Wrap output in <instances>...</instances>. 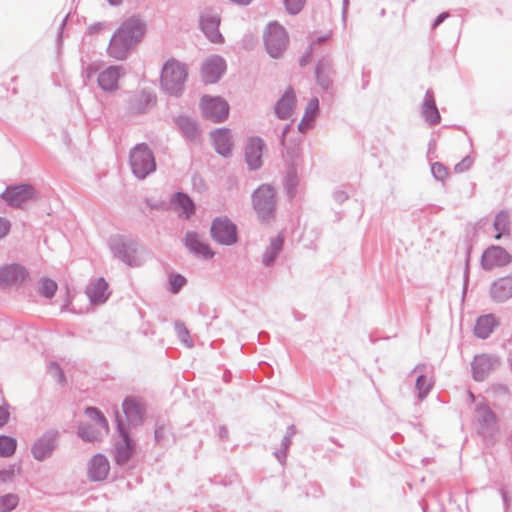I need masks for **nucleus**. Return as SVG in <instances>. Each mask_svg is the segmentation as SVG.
<instances>
[{"instance_id": "7", "label": "nucleus", "mask_w": 512, "mask_h": 512, "mask_svg": "<svg viewBox=\"0 0 512 512\" xmlns=\"http://www.w3.org/2000/svg\"><path fill=\"white\" fill-rule=\"evenodd\" d=\"M263 41L270 57L279 58L286 50L289 38L283 26L277 22H270L264 30Z\"/></svg>"}, {"instance_id": "46", "label": "nucleus", "mask_w": 512, "mask_h": 512, "mask_svg": "<svg viewBox=\"0 0 512 512\" xmlns=\"http://www.w3.org/2000/svg\"><path fill=\"white\" fill-rule=\"evenodd\" d=\"M332 69V60L330 58L323 57L319 60L315 73L324 72L331 73Z\"/></svg>"}, {"instance_id": "48", "label": "nucleus", "mask_w": 512, "mask_h": 512, "mask_svg": "<svg viewBox=\"0 0 512 512\" xmlns=\"http://www.w3.org/2000/svg\"><path fill=\"white\" fill-rule=\"evenodd\" d=\"M318 84L325 90L331 85L330 73L319 72L316 73Z\"/></svg>"}, {"instance_id": "43", "label": "nucleus", "mask_w": 512, "mask_h": 512, "mask_svg": "<svg viewBox=\"0 0 512 512\" xmlns=\"http://www.w3.org/2000/svg\"><path fill=\"white\" fill-rule=\"evenodd\" d=\"M431 172H432L434 178L439 181H444L448 177L447 168L439 162H435L432 164Z\"/></svg>"}, {"instance_id": "18", "label": "nucleus", "mask_w": 512, "mask_h": 512, "mask_svg": "<svg viewBox=\"0 0 512 512\" xmlns=\"http://www.w3.org/2000/svg\"><path fill=\"white\" fill-rule=\"evenodd\" d=\"M184 244L186 248L197 257H201L205 260H209L214 257L215 253L210 248L209 244L205 242L203 237L195 231L186 232Z\"/></svg>"}, {"instance_id": "53", "label": "nucleus", "mask_w": 512, "mask_h": 512, "mask_svg": "<svg viewBox=\"0 0 512 512\" xmlns=\"http://www.w3.org/2000/svg\"><path fill=\"white\" fill-rule=\"evenodd\" d=\"M155 441L160 443L165 437V428L163 426L157 427L154 432Z\"/></svg>"}, {"instance_id": "9", "label": "nucleus", "mask_w": 512, "mask_h": 512, "mask_svg": "<svg viewBox=\"0 0 512 512\" xmlns=\"http://www.w3.org/2000/svg\"><path fill=\"white\" fill-rule=\"evenodd\" d=\"M210 232L213 240L221 245L230 246L237 242L236 225L226 216L216 217Z\"/></svg>"}, {"instance_id": "40", "label": "nucleus", "mask_w": 512, "mask_h": 512, "mask_svg": "<svg viewBox=\"0 0 512 512\" xmlns=\"http://www.w3.org/2000/svg\"><path fill=\"white\" fill-rule=\"evenodd\" d=\"M174 327L180 341L189 348L193 347V341L190 339L189 331L184 323L176 321Z\"/></svg>"}, {"instance_id": "24", "label": "nucleus", "mask_w": 512, "mask_h": 512, "mask_svg": "<svg viewBox=\"0 0 512 512\" xmlns=\"http://www.w3.org/2000/svg\"><path fill=\"white\" fill-rule=\"evenodd\" d=\"M490 296L493 301L503 303L512 297V275L497 279L491 284Z\"/></svg>"}, {"instance_id": "51", "label": "nucleus", "mask_w": 512, "mask_h": 512, "mask_svg": "<svg viewBox=\"0 0 512 512\" xmlns=\"http://www.w3.org/2000/svg\"><path fill=\"white\" fill-rule=\"evenodd\" d=\"M10 413L6 406H0V427H3L9 420Z\"/></svg>"}, {"instance_id": "2", "label": "nucleus", "mask_w": 512, "mask_h": 512, "mask_svg": "<svg viewBox=\"0 0 512 512\" xmlns=\"http://www.w3.org/2000/svg\"><path fill=\"white\" fill-rule=\"evenodd\" d=\"M101 62H93L83 70V76L90 80L96 76L99 88L107 93H114L119 89V80L126 72L123 66L112 65L105 69L102 68Z\"/></svg>"}, {"instance_id": "50", "label": "nucleus", "mask_w": 512, "mask_h": 512, "mask_svg": "<svg viewBox=\"0 0 512 512\" xmlns=\"http://www.w3.org/2000/svg\"><path fill=\"white\" fill-rule=\"evenodd\" d=\"M10 228V222L5 218L0 217V239L5 237L9 233Z\"/></svg>"}, {"instance_id": "15", "label": "nucleus", "mask_w": 512, "mask_h": 512, "mask_svg": "<svg viewBox=\"0 0 512 512\" xmlns=\"http://www.w3.org/2000/svg\"><path fill=\"white\" fill-rule=\"evenodd\" d=\"M29 277L27 269L17 263L5 265L0 268V286L8 287L21 285Z\"/></svg>"}, {"instance_id": "3", "label": "nucleus", "mask_w": 512, "mask_h": 512, "mask_svg": "<svg viewBox=\"0 0 512 512\" xmlns=\"http://www.w3.org/2000/svg\"><path fill=\"white\" fill-rule=\"evenodd\" d=\"M187 75L185 64L175 59L167 60L161 71L160 83L162 90L172 96L182 95Z\"/></svg>"}, {"instance_id": "33", "label": "nucleus", "mask_w": 512, "mask_h": 512, "mask_svg": "<svg viewBox=\"0 0 512 512\" xmlns=\"http://www.w3.org/2000/svg\"><path fill=\"white\" fill-rule=\"evenodd\" d=\"M175 122L187 139L190 141H196L198 139L199 129L197 123L193 119L187 116H179L176 118Z\"/></svg>"}, {"instance_id": "8", "label": "nucleus", "mask_w": 512, "mask_h": 512, "mask_svg": "<svg viewBox=\"0 0 512 512\" xmlns=\"http://www.w3.org/2000/svg\"><path fill=\"white\" fill-rule=\"evenodd\" d=\"M252 201L254 209L261 219L266 220L270 218L276 205L274 188L267 184L260 186L254 191Z\"/></svg>"}, {"instance_id": "38", "label": "nucleus", "mask_w": 512, "mask_h": 512, "mask_svg": "<svg viewBox=\"0 0 512 512\" xmlns=\"http://www.w3.org/2000/svg\"><path fill=\"white\" fill-rule=\"evenodd\" d=\"M433 379L424 375L420 374L415 383V387L418 391V397L419 399L423 400L427 394L430 392L431 388L433 387Z\"/></svg>"}, {"instance_id": "55", "label": "nucleus", "mask_w": 512, "mask_h": 512, "mask_svg": "<svg viewBox=\"0 0 512 512\" xmlns=\"http://www.w3.org/2000/svg\"><path fill=\"white\" fill-rule=\"evenodd\" d=\"M291 124H288L284 127L283 131H282V134H281V138H280V143L283 147L286 146V135L287 133L289 132L290 128H291Z\"/></svg>"}, {"instance_id": "37", "label": "nucleus", "mask_w": 512, "mask_h": 512, "mask_svg": "<svg viewBox=\"0 0 512 512\" xmlns=\"http://www.w3.org/2000/svg\"><path fill=\"white\" fill-rule=\"evenodd\" d=\"M17 448V441L15 438L0 435V456L4 458L14 455Z\"/></svg>"}, {"instance_id": "59", "label": "nucleus", "mask_w": 512, "mask_h": 512, "mask_svg": "<svg viewBox=\"0 0 512 512\" xmlns=\"http://www.w3.org/2000/svg\"><path fill=\"white\" fill-rule=\"evenodd\" d=\"M101 29H102V23H95L88 27V32L90 34H95L98 31H100Z\"/></svg>"}, {"instance_id": "14", "label": "nucleus", "mask_w": 512, "mask_h": 512, "mask_svg": "<svg viewBox=\"0 0 512 512\" xmlns=\"http://www.w3.org/2000/svg\"><path fill=\"white\" fill-rule=\"evenodd\" d=\"M119 439L115 442V461L123 466L128 463L134 452V442L130 438L124 424L117 418Z\"/></svg>"}, {"instance_id": "19", "label": "nucleus", "mask_w": 512, "mask_h": 512, "mask_svg": "<svg viewBox=\"0 0 512 512\" xmlns=\"http://www.w3.org/2000/svg\"><path fill=\"white\" fill-rule=\"evenodd\" d=\"M511 261L510 254L500 246H491L485 250L481 258V265L485 270H491L508 264Z\"/></svg>"}, {"instance_id": "42", "label": "nucleus", "mask_w": 512, "mask_h": 512, "mask_svg": "<svg viewBox=\"0 0 512 512\" xmlns=\"http://www.w3.org/2000/svg\"><path fill=\"white\" fill-rule=\"evenodd\" d=\"M297 183L298 180L296 174L294 172H289L286 176L285 187L290 198H292L296 193Z\"/></svg>"}, {"instance_id": "27", "label": "nucleus", "mask_w": 512, "mask_h": 512, "mask_svg": "<svg viewBox=\"0 0 512 512\" xmlns=\"http://www.w3.org/2000/svg\"><path fill=\"white\" fill-rule=\"evenodd\" d=\"M171 208L180 215H184L186 219H189L195 213L194 202L187 194L182 192L173 195Z\"/></svg>"}, {"instance_id": "26", "label": "nucleus", "mask_w": 512, "mask_h": 512, "mask_svg": "<svg viewBox=\"0 0 512 512\" xmlns=\"http://www.w3.org/2000/svg\"><path fill=\"white\" fill-rule=\"evenodd\" d=\"M295 104L296 96L294 90L289 88L276 102L274 107L275 114L279 119L286 120L292 115Z\"/></svg>"}, {"instance_id": "52", "label": "nucleus", "mask_w": 512, "mask_h": 512, "mask_svg": "<svg viewBox=\"0 0 512 512\" xmlns=\"http://www.w3.org/2000/svg\"><path fill=\"white\" fill-rule=\"evenodd\" d=\"M334 200L338 203H342L348 199V194L345 191H335L333 194Z\"/></svg>"}, {"instance_id": "31", "label": "nucleus", "mask_w": 512, "mask_h": 512, "mask_svg": "<svg viewBox=\"0 0 512 512\" xmlns=\"http://www.w3.org/2000/svg\"><path fill=\"white\" fill-rule=\"evenodd\" d=\"M215 150L222 156H228L231 152V137L228 129L220 128L211 133Z\"/></svg>"}, {"instance_id": "17", "label": "nucleus", "mask_w": 512, "mask_h": 512, "mask_svg": "<svg viewBox=\"0 0 512 512\" xmlns=\"http://www.w3.org/2000/svg\"><path fill=\"white\" fill-rule=\"evenodd\" d=\"M201 71L205 83H216L226 71V62L221 56L212 55L205 60Z\"/></svg>"}, {"instance_id": "63", "label": "nucleus", "mask_w": 512, "mask_h": 512, "mask_svg": "<svg viewBox=\"0 0 512 512\" xmlns=\"http://www.w3.org/2000/svg\"><path fill=\"white\" fill-rule=\"evenodd\" d=\"M219 434H220V436H221L222 438L226 437V435H227V430H226V428H225V427H221V428H220V431H219Z\"/></svg>"}, {"instance_id": "54", "label": "nucleus", "mask_w": 512, "mask_h": 512, "mask_svg": "<svg viewBox=\"0 0 512 512\" xmlns=\"http://www.w3.org/2000/svg\"><path fill=\"white\" fill-rule=\"evenodd\" d=\"M147 204H148V206L151 209H155V210H165V209H167L166 205L163 202L147 201Z\"/></svg>"}, {"instance_id": "11", "label": "nucleus", "mask_w": 512, "mask_h": 512, "mask_svg": "<svg viewBox=\"0 0 512 512\" xmlns=\"http://www.w3.org/2000/svg\"><path fill=\"white\" fill-rule=\"evenodd\" d=\"M220 22L219 13L213 9H204L200 14V28L206 38L212 43L220 44L224 42V37L219 31Z\"/></svg>"}, {"instance_id": "25", "label": "nucleus", "mask_w": 512, "mask_h": 512, "mask_svg": "<svg viewBox=\"0 0 512 512\" xmlns=\"http://www.w3.org/2000/svg\"><path fill=\"white\" fill-rule=\"evenodd\" d=\"M110 470L108 459L102 454H96L88 463V477L91 481L104 480Z\"/></svg>"}, {"instance_id": "20", "label": "nucleus", "mask_w": 512, "mask_h": 512, "mask_svg": "<svg viewBox=\"0 0 512 512\" xmlns=\"http://www.w3.org/2000/svg\"><path fill=\"white\" fill-rule=\"evenodd\" d=\"M156 102V98L149 92L140 91L130 96L128 111L131 114L146 113Z\"/></svg>"}, {"instance_id": "5", "label": "nucleus", "mask_w": 512, "mask_h": 512, "mask_svg": "<svg viewBox=\"0 0 512 512\" xmlns=\"http://www.w3.org/2000/svg\"><path fill=\"white\" fill-rule=\"evenodd\" d=\"M129 158L132 172L138 179H145L156 170L153 152L145 143L137 144L130 151Z\"/></svg>"}, {"instance_id": "16", "label": "nucleus", "mask_w": 512, "mask_h": 512, "mask_svg": "<svg viewBox=\"0 0 512 512\" xmlns=\"http://www.w3.org/2000/svg\"><path fill=\"white\" fill-rule=\"evenodd\" d=\"M35 190L31 185L21 184L7 187L2 193V198L12 207H21L24 203L32 199Z\"/></svg>"}, {"instance_id": "39", "label": "nucleus", "mask_w": 512, "mask_h": 512, "mask_svg": "<svg viewBox=\"0 0 512 512\" xmlns=\"http://www.w3.org/2000/svg\"><path fill=\"white\" fill-rule=\"evenodd\" d=\"M19 503L16 494L8 493L0 497V512H11Z\"/></svg>"}, {"instance_id": "13", "label": "nucleus", "mask_w": 512, "mask_h": 512, "mask_svg": "<svg viewBox=\"0 0 512 512\" xmlns=\"http://www.w3.org/2000/svg\"><path fill=\"white\" fill-rule=\"evenodd\" d=\"M201 109L206 119L220 123L227 118L229 105L220 97L204 96L201 100Z\"/></svg>"}, {"instance_id": "60", "label": "nucleus", "mask_w": 512, "mask_h": 512, "mask_svg": "<svg viewBox=\"0 0 512 512\" xmlns=\"http://www.w3.org/2000/svg\"><path fill=\"white\" fill-rule=\"evenodd\" d=\"M329 37H330V34H326L324 36L318 37L316 40H314L311 43V46H313L315 44H321V43L325 42ZM310 49H312V47H310Z\"/></svg>"}, {"instance_id": "49", "label": "nucleus", "mask_w": 512, "mask_h": 512, "mask_svg": "<svg viewBox=\"0 0 512 512\" xmlns=\"http://www.w3.org/2000/svg\"><path fill=\"white\" fill-rule=\"evenodd\" d=\"M472 163H473V160L471 159V157L466 156L459 163H457L455 165L454 170L458 173H462V172L468 170L471 167Z\"/></svg>"}, {"instance_id": "22", "label": "nucleus", "mask_w": 512, "mask_h": 512, "mask_svg": "<svg viewBox=\"0 0 512 512\" xmlns=\"http://www.w3.org/2000/svg\"><path fill=\"white\" fill-rule=\"evenodd\" d=\"M85 293L90 303L93 305L105 303L110 295L108 283L104 278H98L89 283L85 289Z\"/></svg>"}, {"instance_id": "12", "label": "nucleus", "mask_w": 512, "mask_h": 512, "mask_svg": "<svg viewBox=\"0 0 512 512\" xmlns=\"http://www.w3.org/2000/svg\"><path fill=\"white\" fill-rule=\"evenodd\" d=\"M58 446V431L47 430L32 445L31 453L37 461L50 458Z\"/></svg>"}, {"instance_id": "4", "label": "nucleus", "mask_w": 512, "mask_h": 512, "mask_svg": "<svg viewBox=\"0 0 512 512\" xmlns=\"http://www.w3.org/2000/svg\"><path fill=\"white\" fill-rule=\"evenodd\" d=\"M90 422L81 423L78 427V436L85 442H94L102 439L109 432V426L104 415L94 407L85 410Z\"/></svg>"}, {"instance_id": "6", "label": "nucleus", "mask_w": 512, "mask_h": 512, "mask_svg": "<svg viewBox=\"0 0 512 512\" xmlns=\"http://www.w3.org/2000/svg\"><path fill=\"white\" fill-rule=\"evenodd\" d=\"M109 246L113 256L126 265L137 267L142 264L141 247L135 241L123 237H114L110 239Z\"/></svg>"}, {"instance_id": "10", "label": "nucleus", "mask_w": 512, "mask_h": 512, "mask_svg": "<svg viewBox=\"0 0 512 512\" xmlns=\"http://www.w3.org/2000/svg\"><path fill=\"white\" fill-rule=\"evenodd\" d=\"M501 365V359L494 354L476 355L471 363L472 375L475 381L481 382L497 370Z\"/></svg>"}, {"instance_id": "34", "label": "nucleus", "mask_w": 512, "mask_h": 512, "mask_svg": "<svg viewBox=\"0 0 512 512\" xmlns=\"http://www.w3.org/2000/svg\"><path fill=\"white\" fill-rule=\"evenodd\" d=\"M493 227L496 231L495 239L497 240L510 234L511 219L508 211L502 210L495 215Z\"/></svg>"}, {"instance_id": "57", "label": "nucleus", "mask_w": 512, "mask_h": 512, "mask_svg": "<svg viewBox=\"0 0 512 512\" xmlns=\"http://www.w3.org/2000/svg\"><path fill=\"white\" fill-rule=\"evenodd\" d=\"M448 16H449V14L447 12H443L440 15H438L433 23V28L440 25Z\"/></svg>"}, {"instance_id": "62", "label": "nucleus", "mask_w": 512, "mask_h": 512, "mask_svg": "<svg viewBox=\"0 0 512 512\" xmlns=\"http://www.w3.org/2000/svg\"><path fill=\"white\" fill-rule=\"evenodd\" d=\"M427 369V366L426 364H418L415 366V368L413 369L412 373L414 372H425Z\"/></svg>"}, {"instance_id": "58", "label": "nucleus", "mask_w": 512, "mask_h": 512, "mask_svg": "<svg viewBox=\"0 0 512 512\" xmlns=\"http://www.w3.org/2000/svg\"><path fill=\"white\" fill-rule=\"evenodd\" d=\"M291 438L289 436H284L281 441L282 450L287 451L289 446L291 445Z\"/></svg>"}, {"instance_id": "56", "label": "nucleus", "mask_w": 512, "mask_h": 512, "mask_svg": "<svg viewBox=\"0 0 512 512\" xmlns=\"http://www.w3.org/2000/svg\"><path fill=\"white\" fill-rule=\"evenodd\" d=\"M275 457L277 458V460L280 462V463H284L285 460H286V457H287V451H284V450H279V451H276L275 453Z\"/></svg>"}, {"instance_id": "23", "label": "nucleus", "mask_w": 512, "mask_h": 512, "mask_svg": "<svg viewBox=\"0 0 512 512\" xmlns=\"http://www.w3.org/2000/svg\"><path fill=\"white\" fill-rule=\"evenodd\" d=\"M476 418L483 435L492 434L496 429L497 417L487 404L478 403L476 405Z\"/></svg>"}, {"instance_id": "30", "label": "nucleus", "mask_w": 512, "mask_h": 512, "mask_svg": "<svg viewBox=\"0 0 512 512\" xmlns=\"http://www.w3.org/2000/svg\"><path fill=\"white\" fill-rule=\"evenodd\" d=\"M122 408L129 424L137 426L142 423L144 410L139 402L135 399L127 398L124 400Z\"/></svg>"}, {"instance_id": "44", "label": "nucleus", "mask_w": 512, "mask_h": 512, "mask_svg": "<svg viewBox=\"0 0 512 512\" xmlns=\"http://www.w3.org/2000/svg\"><path fill=\"white\" fill-rule=\"evenodd\" d=\"M170 289L173 293H178L181 288L186 284V279L180 274H173L169 279Z\"/></svg>"}, {"instance_id": "29", "label": "nucleus", "mask_w": 512, "mask_h": 512, "mask_svg": "<svg viewBox=\"0 0 512 512\" xmlns=\"http://www.w3.org/2000/svg\"><path fill=\"white\" fill-rule=\"evenodd\" d=\"M284 245V235L279 233L277 236L271 238L270 244L266 247L263 256L262 264L270 267L274 264L279 253L282 251Z\"/></svg>"}, {"instance_id": "1", "label": "nucleus", "mask_w": 512, "mask_h": 512, "mask_svg": "<svg viewBox=\"0 0 512 512\" xmlns=\"http://www.w3.org/2000/svg\"><path fill=\"white\" fill-rule=\"evenodd\" d=\"M145 34V23L136 16L125 20L112 36L108 54L117 60L127 57L129 51L141 41Z\"/></svg>"}, {"instance_id": "28", "label": "nucleus", "mask_w": 512, "mask_h": 512, "mask_svg": "<svg viewBox=\"0 0 512 512\" xmlns=\"http://www.w3.org/2000/svg\"><path fill=\"white\" fill-rule=\"evenodd\" d=\"M421 113L426 122L430 125H436L441 120L440 113L435 103L434 94L431 89L426 91Z\"/></svg>"}, {"instance_id": "32", "label": "nucleus", "mask_w": 512, "mask_h": 512, "mask_svg": "<svg viewBox=\"0 0 512 512\" xmlns=\"http://www.w3.org/2000/svg\"><path fill=\"white\" fill-rule=\"evenodd\" d=\"M497 326L496 318L493 314L480 316L475 324L474 333L478 338L486 339Z\"/></svg>"}, {"instance_id": "21", "label": "nucleus", "mask_w": 512, "mask_h": 512, "mask_svg": "<svg viewBox=\"0 0 512 512\" xmlns=\"http://www.w3.org/2000/svg\"><path fill=\"white\" fill-rule=\"evenodd\" d=\"M265 144L262 139L255 137L249 139L245 147V159L249 169L256 170L262 165V152Z\"/></svg>"}, {"instance_id": "64", "label": "nucleus", "mask_w": 512, "mask_h": 512, "mask_svg": "<svg viewBox=\"0 0 512 512\" xmlns=\"http://www.w3.org/2000/svg\"><path fill=\"white\" fill-rule=\"evenodd\" d=\"M107 1H108L111 5H114V6L119 5V4L122 2V0H107Z\"/></svg>"}, {"instance_id": "47", "label": "nucleus", "mask_w": 512, "mask_h": 512, "mask_svg": "<svg viewBox=\"0 0 512 512\" xmlns=\"http://www.w3.org/2000/svg\"><path fill=\"white\" fill-rule=\"evenodd\" d=\"M15 476V466L6 469H0V481L3 483L11 482Z\"/></svg>"}, {"instance_id": "61", "label": "nucleus", "mask_w": 512, "mask_h": 512, "mask_svg": "<svg viewBox=\"0 0 512 512\" xmlns=\"http://www.w3.org/2000/svg\"><path fill=\"white\" fill-rule=\"evenodd\" d=\"M295 434H296V427H295V425L288 426L285 435L289 436V437H292Z\"/></svg>"}, {"instance_id": "36", "label": "nucleus", "mask_w": 512, "mask_h": 512, "mask_svg": "<svg viewBox=\"0 0 512 512\" xmlns=\"http://www.w3.org/2000/svg\"><path fill=\"white\" fill-rule=\"evenodd\" d=\"M57 289V283L50 278L42 277L38 280L37 291L47 299L52 298L55 295Z\"/></svg>"}, {"instance_id": "41", "label": "nucleus", "mask_w": 512, "mask_h": 512, "mask_svg": "<svg viewBox=\"0 0 512 512\" xmlns=\"http://www.w3.org/2000/svg\"><path fill=\"white\" fill-rule=\"evenodd\" d=\"M283 3L289 14L296 15L303 9L306 0H283Z\"/></svg>"}, {"instance_id": "35", "label": "nucleus", "mask_w": 512, "mask_h": 512, "mask_svg": "<svg viewBox=\"0 0 512 512\" xmlns=\"http://www.w3.org/2000/svg\"><path fill=\"white\" fill-rule=\"evenodd\" d=\"M319 109V101L316 97L311 98L307 104L305 114L298 125V130L302 133L306 132L312 126L314 118Z\"/></svg>"}, {"instance_id": "45", "label": "nucleus", "mask_w": 512, "mask_h": 512, "mask_svg": "<svg viewBox=\"0 0 512 512\" xmlns=\"http://www.w3.org/2000/svg\"><path fill=\"white\" fill-rule=\"evenodd\" d=\"M48 373L53 377L58 383L63 384L65 382V376L63 370L56 362H51L48 368Z\"/></svg>"}]
</instances>
